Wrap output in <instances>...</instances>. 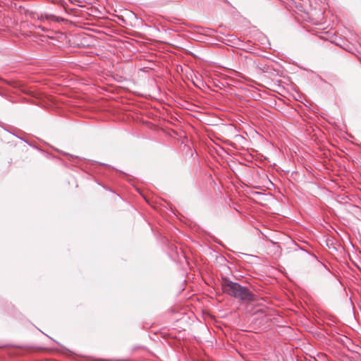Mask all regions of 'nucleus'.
<instances>
[{
	"mask_svg": "<svg viewBox=\"0 0 361 361\" xmlns=\"http://www.w3.org/2000/svg\"><path fill=\"white\" fill-rule=\"evenodd\" d=\"M224 293L241 301L252 302L255 295L246 286L233 282L226 277H223L221 282Z\"/></svg>",
	"mask_w": 361,
	"mask_h": 361,
	"instance_id": "obj_1",
	"label": "nucleus"
},
{
	"mask_svg": "<svg viewBox=\"0 0 361 361\" xmlns=\"http://www.w3.org/2000/svg\"><path fill=\"white\" fill-rule=\"evenodd\" d=\"M312 257L315 259L317 262L316 267L317 269L324 274H329L330 273L329 269L326 267V266L322 262L319 261L317 257L314 255H312Z\"/></svg>",
	"mask_w": 361,
	"mask_h": 361,
	"instance_id": "obj_2",
	"label": "nucleus"
}]
</instances>
